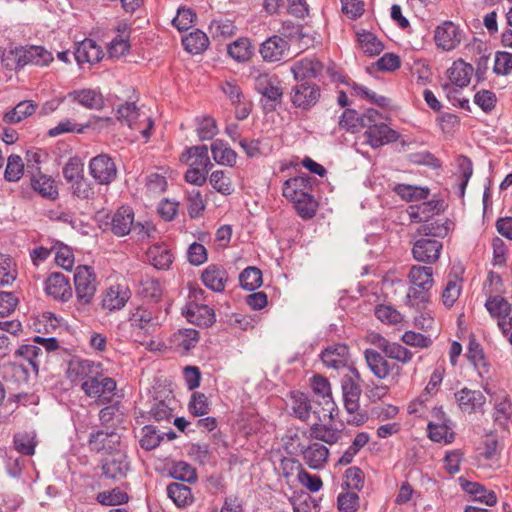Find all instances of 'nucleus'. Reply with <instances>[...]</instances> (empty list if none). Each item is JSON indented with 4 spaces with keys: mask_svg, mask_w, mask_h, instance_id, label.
<instances>
[{
    "mask_svg": "<svg viewBox=\"0 0 512 512\" xmlns=\"http://www.w3.org/2000/svg\"><path fill=\"white\" fill-rule=\"evenodd\" d=\"M131 326L144 330L147 334H152L160 325L158 317L152 315V312L138 307L130 317Z\"/></svg>",
    "mask_w": 512,
    "mask_h": 512,
    "instance_id": "2f4dec72",
    "label": "nucleus"
},
{
    "mask_svg": "<svg viewBox=\"0 0 512 512\" xmlns=\"http://www.w3.org/2000/svg\"><path fill=\"white\" fill-rule=\"evenodd\" d=\"M367 143L372 148L381 147L398 139L399 134L384 123L373 124L364 133Z\"/></svg>",
    "mask_w": 512,
    "mask_h": 512,
    "instance_id": "6ab92c4d",
    "label": "nucleus"
},
{
    "mask_svg": "<svg viewBox=\"0 0 512 512\" xmlns=\"http://www.w3.org/2000/svg\"><path fill=\"white\" fill-rule=\"evenodd\" d=\"M76 297L79 303H91L96 292V276L89 266H78L74 274Z\"/></svg>",
    "mask_w": 512,
    "mask_h": 512,
    "instance_id": "39448f33",
    "label": "nucleus"
},
{
    "mask_svg": "<svg viewBox=\"0 0 512 512\" xmlns=\"http://www.w3.org/2000/svg\"><path fill=\"white\" fill-rule=\"evenodd\" d=\"M162 439L163 437L157 433L153 426L146 425L141 429L139 443L143 449L152 450L160 444Z\"/></svg>",
    "mask_w": 512,
    "mask_h": 512,
    "instance_id": "774afa93",
    "label": "nucleus"
},
{
    "mask_svg": "<svg viewBox=\"0 0 512 512\" xmlns=\"http://www.w3.org/2000/svg\"><path fill=\"white\" fill-rule=\"evenodd\" d=\"M320 98V88L312 82L297 83L290 92V101L296 108L309 110Z\"/></svg>",
    "mask_w": 512,
    "mask_h": 512,
    "instance_id": "9d476101",
    "label": "nucleus"
},
{
    "mask_svg": "<svg viewBox=\"0 0 512 512\" xmlns=\"http://www.w3.org/2000/svg\"><path fill=\"white\" fill-rule=\"evenodd\" d=\"M289 407L292 411V415L304 422H311L315 420H323L318 418V415L314 412L320 410V405L315 402H311L309 397L300 391H293L289 396Z\"/></svg>",
    "mask_w": 512,
    "mask_h": 512,
    "instance_id": "0eeeda50",
    "label": "nucleus"
},
{
    "mask_svg": "<svg viewBox=\"0 0 512 512\" xmlns=\"http://www.w3.org/2000/svg\"><path fill=\"white\" fill-rule=\"evenodd\" d=\"M227 52L238 62L247 61L252 55L251 43L248 38H239L228 45Z\"/></svg>",
    "mask_w": 512,
    "mask_h": 512,
    "instance_id": "864d4df0",
    "label": "nucleus"
},
{
    "mask_svg": "<svg viewBox=\"0 0 512 512\" xmlns=\"http://www.w3.org/2000/svg\"><path fill=\"white\" fill-rule=\"evenodd\" d=\"M311 387L315 395L322 399V401H316L321 407L319 411L314 413L318 415V418L333 419L336 404L332 398L328 379L321 375H315L311 380Z\"/></svg>",
    "mask_w": 512,
    "mask_h": 512,
    "instance_id": "423d86ee",
    "label": "nucleus"
},
{
    "mask_svg": "<svg viewBox=\"0 0 512 512\" xmlns=\"http://www.w3.org/2000/svg\"><path fill=\"white\" fill-rule=\"evenodd\" d=\"M1 62L4 67L10 70H17L24 67L22 47L6 49L2 54Z\"/></svg>",
    "mask_w": 512,
    "mask_h": 512,
    "instance_id": "680f3d73",
    "label": "nucleus"
},
{
    "mask_svg": "<svg viewBox=\"0 0 512 512\" xmlns=\"http://www.w3.org/2000/svg\"><path fill=\"white\" fill-rule=\"evenodd\" d=\"M378 348L385 354L389 359L396 360L402 364L409 363L413 358V353L396 342H390L385 338L379 339Z\"/></svg>",
    "mask_w": 512,
    "mask_h": 512,
    "instance_id": "c85d7f7f",
    "label": "nucleus"
},
{
    "mask_svg": "<svg viewBox=\"0 0 512 512\" xmlns=\"http://www.w3.org/2000/svg\"><path fill=\"white\" fill-rule=\"evenodd\" d=\"M37 105L30 100L21 101L13 109L3 115V121L7 124H16L31 116Z\"/></svg>",
    "mask_w": 512,
    "mask_h": 512,
    "instance_id": "c03bdc74",
    "label": "nucleus"
},
{
    "mask_svg": "<svg viewBox=\"0 0 512 512\" xmlns=\"http://www.w3.org/2000/svg\"><path fill=\"white\" fill-rule=\"evenodd\" d=\"M130 470V462L127 460V455L124 451L117 450L110 453L102 461L103 475L112 480L124 479Z\"/></svg>",
    "mask_w": 512,
    "mask_h": 512,
    "instance_id": "f8f14e48",
    "label": "nucleus"
},
{
    "mask_svg": "<svg viewBox=\"0 0 512 512\" xmlns=\"http://www.w3.org/2000/svg\"><path fill=\"white\" fill-rule=\"evenodd\" d=\"M17 277L16 265L13 259L0 254V286L11 284Z\"/></svg>",
    "mask_w": 512,
    "mask_h": 512,
    "instance_id": "13d9d810",
    "label": "nucleus"
},
{
    "mask_svg": "<svg viewBox=\"0 0 512 512\" xmlns=\"http://www.w3.org/2000/svg\"><path fill=\"white\" fill-rule=\"evenodd\" d=\"M196 132L200 140H210L218 132L216 121L210 116L197 119Z\"/></svg>",
    "mask_w": 512,
    "mask_h": 512,
    "instance_id": "e2e57ef3",
    "label": "nucleus"
},
{
    "mask_svg": "<svg viewBox=\"0 0 512 512\" xmlns=\"http://www.w3.org/2000/svg\"><path fill=\"white\" fill-rule=\"evenodd\" d=\"M83 171L84 168L81 159L78 157H72L63 167V176L67 183L71 184L84 176Z\"/></svg>",
    "mask_w": 512,
    "mask_h": 512,
    "instance_id": "338daca9",
    "label": "nucleus"
},
{
    "mask_svg": "<svg viewBox=\"0 0 512 512\" xmlns=\"http://www.w3.org/2000/svg\"><path fill=\"white\" fill-rule=\"evenodd\" d=\"M81 388L86 396L96 398L101 404H107L114 396L116 381L111 377L96 374L93 378L81 383Z\"/></svg>",
    "mask_w": 512,
    "mask_h": 512,
    "instance_id": "20e7f679",
    "label": "nucleus"
},
{
    "mask_svg": "<svg viewBox=\"0 0 512 512\" xmlns=\"http://www.w3.org/2000/svg\"><path fill=\"white\" fill-rule=\"evenodd\" d=\"M474 69L472 65L466 63L462 59L453 62L452 66L447 70V76L450 83L443 85L444 91L447 92V97L450 101L453 100L452 93H457L458 90L454 89L452 85L463 88L469 85L471 76Z\"/></svg>",
    "mask_w": 512,
    "mask_h": 512,
    "instance_id": "1a4fd4ad",
    "label": "nucleus"
},
{
    "mask_svg": "<svg viewBox=\"0 0 512 512\" xmlns=\"http://www.w3.org/2000/svg\"><path fill=\"white\" fill-rule=\"evenodd\" d=\"M449 224L447 219L435 220L433 222L428 221L418 228L417 233L421 236H425V238H444L449 233Z\"/></svg>",
    "mask_w": 512,
    "mask_h": 512,
    "instance_id": "8fccbe9b",
    "label": "nucleus"
},
{
    "mask_svg": "<svg viewBox=\"0 0 512 512\" xmlns=\"http://www.w3.org/2000/svg\"><path fill=\"white\" fill-rule=\"evenodd\" d=\"M358 41L363 52L370 56L379 55L383 51V44L377 37L368 31H362L358 34Z\"/></svg>",
    "mask_w": 512,
    "mask_h": 512,
    "instance_id": "603ef678",
    "label": "nucleus"
},
{
    "mask_svg": "<svg viewBox=\"0 0 512 512\" xmlns=\"http://www.w3.org/2000/svg\"><path fill=\"white\" fill-rule=\"evenodd\" d=\"M118 120L129 128L139 131L147 140L151 135L153 121L150 117L141 114L135 103H125L117 110Z\"/></svg>",
    "mask_w": 512,
    "mask_h": 512,
    "instance_id": "7ed1b4c3",
    "label": "nucleus"
},
{
    "mask_svg": "<svg viewBox=\"0 0 512 512\" xmlns=\"http://www.w3.org/2000/svg\"><path fill=\"white\" fill-rule=\"evenodd\" d=\"M455 399L459 409L468 414L482 412L486 403V397L479 390H471L467 387L455 393Z\"/></svg>",
    "mask_w": 512,
    "mask_h": 512,
    "instance_id": "dca6fc26",
    "label": "nucleus"
},
{
    "mask_svg": "<svg viewBox=\"0 0 512 512\" xmlns=\"http://www.w3.org/2000/svg\"><path fill=\"white\" fill-rule=\"evenodd\" d=\"M299 451L303 456L304 462L311 468L319 470L323 468L327 462L329 450L323 444L318 442L310 443L309 445L299 444Z\"/></svg>",
    "mask_w": 512,
    "mask_h": 512,
    "instance_id": "f3484780",
    "label": "nucleus"
},
{
    "mask_svg": "<svg viewBox=\"0 0 512 512\" xmlns=\"http://www.w3.org/2000/svg\"><path fill=\"white\" fill-rule=\"evenodd\" d=\"M364 358L367 367L377 379L384 380L390 375L393 366L388 362L385 354L382 355L375 349L369 348L364 351Z\"/></svg>",
    "mask_w": 512,
    "mask_h": 512,
    "instance_id": "4be33fe9",
    "label": "nucleus"
},
{
    "mask_svg": "<svg viewBox=\"0 0 512 512\" xmlns=\"http://www.w3.org/2000/svg\"><path fill=\"white\" fill-rule=\"evenodd\" d=\"M68 99L88 109L99 110L104 106L102 94L94 89L74 90L68 93Z\"/></svg>",
    "mask_w": 512,
    "mask_h": 512,
    "instance_id": "bb28decb",
    "label": "nucleus"
},
{
    "mask_svg": "<svg viewBox=\"0 0 512 512\" xmlns=\"http://www.w3.org/2000/svg\"><path fill=\"white\" fill-rule=\"evenodd\" d=\"M289 51L288 41L278 35L266 39L259 48V53L265 62L274 63L281 61Z\"/></svg>",
    "mask_w": 512,
    "mask_h": 512,
    "instance_id": "2eb2a0df",
    "label": "nucleus"
},
{
    "mask_svg": "<svg viewBox=\"0 0 512 512\" xmlns=\"http://www.w3.org/2000/svg\"><path fill=\"white\" fill-rule=\"evenodd\" d=\"M130 298V291L127 287L114 285L107 289L103 299L102 307L109 311L122 309Z\"/></svg>",
    "mask_w": 512,
    "mask_h": 512,
    "instance_id": "a878e982",
    "label": "nucleus"
},
{
    "mask_svg": "<svg viewBox=\"0 0 512 512\" xmlns=\"http://www.w3.org/2000/svg\"><path fill=\"white\" fill-rule=\"evenodd\" d=\"M321 359L328 368H344L349 362V348L345 344H333L321 353Z\"/></svg>",
    "mask_w": 512,
    "mask_h": 512,
    "instance_id": "5701e85b",
    "label": "nucleus"
},
{
    "mask_svg": "<svg viewBox=\"0 0 512 512\" xmlns=\"http://www.w3.org/2000/svg\"><path fill=\"white\" fill-rule=\"evenodd\" d=\"M443 209V202L432 200L409 207V216L415 222H428L429 218Z\"/></svg>",
    "mask_w": 512,
    "mask_h": 512,
    "instance_id": "4c0bfd02",
    "label": "nucleus"
},
{
    "mask_svg": "<svg viewBox=\"0 0 512 512\" xmlns=\"http://www.w3.org/2000/svg\"><path fill=\"white\" fill-rule=\"evenodd\" d=\"M171 475L174 479L182 482L193 483L197 480L195 469L184 461H179L173 465Z\"/></svg>",
    "mask_w": 512,
    "mask_h": 512,
    "instance_id": "052dcab7",
    "label": "nucleus"
},
{
    "mask_svg": "<svg viewBox=\"0 0 512 512\" xmlns=\"http://www.w3.org/2000/svg\"><path fill=\"white\" fill-rule=\"evenodd\" d=\"M361 381V374L355 367H349V373L341 379L343 402L348 414L346 420L348 424L355 426L363 425L368 420L367 413L360 409Z\"/></svg>",
    "mask_w": 512,
    "mask_h": 512,
    "instance_id": "f257e3e1",
    "label": "nucleus"
},
{
    "mask_svg": "<svg viewBox=\"0 0 512 512\" xmlns=\"http://www.w3.org/2000/svg\"><path fill=\"white\" fill-rule=\"evenodd\" d=\"M198 339V331L195 329L179 330L173 336V342L175 346L181 349L183 352H188L194 348L198 343Z\"/></svg>",
    "mask_w": 512,
    "mask_h": 512,
    "instance_id": "5fc2aeb1",
    "label": "nucleus"
},
{
    "mask_svg": "<svg viewBox=\"0 0 512 512\" xmlns=\"http://www.w3.org/2000/svg\"><path fill=\"white\" fill-rule=\"evenodd\" d=\"M167 495L177 507H186L193 502V494L187 485L173 482L167 486Z\"/></svg>",
    "mask_w": 512,
    "mask_h": 512,
    "instance_id": "37998d69",
    "label": "nucleus"
},
{
    "mask_svg": "<svg viewBox=\"0 0 512 512\" xmlns=\"http://www.w3.org/2000/svg\"><path fill=\"white\" fill-rule=\"evenodd\" d=\"M98 366L89 360H74L69 364L68 374L72 381L85 382L93 378L98 372Z\"/></svg>",
    "mask_w": 512,
    "mask_h": 512,
    "instance_id": "473e14b6",
    "label": "nucleus"
},
{
    "mask_svg": "<svg viewBox=\"0 0 512 512\" xmlns=\"http://www.w3.org/2000/svg\"><path fill=\"white\" fill-rule=\"evenodd\" d=\"M239 281L242 288L254 291L262 284V272L256 267H247L240 273Z\"/></svg>",
    "mask_w": 512,
    "mask_h": 512,
    "instance_id": "4d7b16f0",
    "label": "nucleus"
},
{
    "mask_svg": "<svg viewBox=\"0 0 512 512\" xmlns=\"http://www.w3.org/2000/svg\"><path fill=\"white\" fill-rule=\"evenodd\" d=\"M323 64L316 58H304L297 61L292 67L291 72L294 79L298 82H310L317 78L323 71Z\"/></svg>",
    "mask_w": 512,
    "mask_h": 512,
    "instance_id": "a211bd4d",
    "label": "nucleus"
},
{
    "mask_svg": "<svg viewBox=\"0 0 512 512\" xmlns=\"http://www.w3.org/2000/svg\"><path fill=\"white\" fill-rule=\"evenodd\" d=\"M461 289V283L456 277L448 280L442 292V302L447 308H451L458 300Z\"/></svg>",
    "mask_w": 512,
    "mask_h": 512,
    "instance_id": "69168bd1",
    "label": "nucleus"
},
{
    "mask_svg": "<svg viewBox=\"0 0 512 512\" xmlns=\"http://www.w3.org/2000/svg\"><path fill=\"white\" fill-rule=\"evenodd\" d=\"M327 420H315L311 424L310 437L329 445L335 444L341 437V431L323 424Z\"/></svg>",
    "mask_w": 512,
    "mask_h": 512,
    "instance_id": "f704fd0d",
    "label": "nucleus"
},
{
    "mask_svg": "<svg viewBox=\"0 0 512 512\" xmlns=\"http://www.w3.org/2000/svg\"><path fill=\"white\" fill-rule=\"evenodd\" d=\"M90 175L101 185H108L117 177V168L112 160L106 154H100L93 157L89 163Z\"/></svg>",
    "mask_w": 512,
    "mask_h": 512,
    "instance_id": "9b49d317",
    "label": "nucleus"
},
{
    "mask_svg": "<svg viewBox=\"0 0 512 512\" xmlns=\"http://www.w3.org/2000/svg\"><path fill=\"white\" fill-rule=\"evenodd\" d=\"M462 489L474 496L475 501H479L487 506H494L497 503V496L494 491L486 489L477 482H471L460 478Z\"/></svg>",
    "mask_w": 512,
    "mask_h": 512,
    "instance_id": "c756f323",
    "label": "nucleus"
},
{
    "mask_svg": "<svg viewBox=\"0 0 512 512\" xmlns=\"http://www.w3.org/2000/svg\"><path fill=\"white\" fill-rule=\"evenodd\" d=\"M24 163L20 156L10 155L7 159V165L5 169V179L7 181H18L23 175Z\"/></svg>",
    "mask_w": 512,
    "mask_h": 512,
    "instance_id": "0e129e2a",
    "label": "nucleus"
},
{
    "mask_svg": "<svg viewBox=\"0 0 512 512\" xmlns=\"http://www.w3.org/2000/svg\"><path fill=\"white\" fill-rule=\"evenodd\" d=\"M180 160L188 164L190 167L208 172L213 164L208 155V147L206 145H198L187 148L181 155Z\"/></svg>",
    "mask_w": 512,
    "mask_h": 512,
    "instance_id": "aec40b11",
    "label": "nucleus"
},
{
    "mask_svg": "<svg viewBox=\"0 0 512 512\" xmlns=\"http://www.w3.org/2000/svg\"><path fill=\"white\" fill-rule=\"evenodd\" d=\"M203 284L214 292H222L227 282V272L217 265H209L201 275Z\"/></svg>",
    "mask_w": 512,
    "mask_h": 512,
    "instance_id": "cd10ccee",
    "label": "nucleus"
},
{
    "mask_svg": "<svg viewBox=\"0 0 512 512\" xmlns=\"http://www.w3.org/2000/svg\"><path fill=\"white\" fill-rule=\"evenodd\" d=\"M36 444L35 432H19L14 436V447L22 455H33Z\"/></svg>",
    "mask_w": 512,
    "mask_h": 512,
    "instance_id": "3c124183",
    "label": "nucleus"
},
{
    "mask_svg": "<svg viewBox=\"0 0 512 512\" xmlns=\"http://www.w3.org/2000/svg\"><path fill=\"white\" fill-rule=\"evenodd\" d=\"M442 247L441 241L423 237L415 241L412 255L418 262L433 264L439 259Z\"/></svg>",
    "mask_w": 512,
    "mask_h": 512,
    "instance_id": "ddd939ff",
    "label": "nucleus"
},
{
    "mask_svg": "<svg viewBox=\"0 0 512 512\" xmlns=\"http://www.w3.org/2000/svg\"><path fill=\"white\" fill-rule=\"evenodd\" d=\"M209 182L222 195L228 196L234 191L230 177L223 170L213 171L209 177Z\"/></svg>",
    "mask_w": 512,
    "mask_h": 512,
    "instance_id": "6e6d98bb",
    "label": "nucleus"
},
{
    "mask_svg": "<svg viewBox=\"0 0 512 512\" xmlns=\"http://www.w3.org/2000/svg\"><path fill=\"white\" fill-rule=\"evenodd\" d=\"M256 91L271 102L280 103L283 97L281 81L275 74L256 71L253 74Z\"/></svg>",
    "mask_w": 512,
    "mask_h": 512,
    "instance_id": "6e6552de",
    "label": "nucleus"
},
{
    "mask_svg": "<svg viewBox=\"0 0 512 512\" xmlns=\"http://www.w3.org/2000/svg\"><path fill=\"white\" fill-rule=\"evenodd\" d=\"M485 307L492 318L497 319V323L505 320L512 311L511 304L502 296H489L485 302Z\"/></svg>",
    "mask_w": 512,
    "mask_h": 512,
    "instance_id": "a19ab883",
    "label": "nucleus"
},
{
    "mask_svg": "<svg viewBox=\"0 0 512 512\" xmlns=\"http://www.w3.org/2000/svg\"><path fill=\"white\" fill-rule=\"evenodd\" d=\"M407 277L409 282L407 303L417 308L425 307L430 302L431 289L434 285L433 268L413 265Z\"/></svg>",
    "mask_w": 512,
    "mask_h": 512,
    "instance_id": "f03ea898",
    "label": "nucleus"
},
{
    "mask_svg": "<svg viewBox=\"0 0 512 512\" xmlns=\"http://www.w3.org/2000/svg\"><path fill=\"white\" fill-rule=\"evenodd\" d=\"M393 191L403 200L407 202L420 201L428 198L430 190L427 187L397 184L393 187Z\"/></svg>",
    "mask_w": 512,
    "mask_h": 512,
    "instance_id": "a18cd8bd",
    "label": "nucleus"
},
{
    "mask_svg": "<svg viewBox=\"0 0 512 512\" xmlns=\"http://www.w3.org/2000/svg\"><path fill=\"white\" fill-rule=\"evenodd\" d=\"M292 203L294 204L297 213L304 219H310L316 213L317 203L310 193L297 198Z\"/></svg>",
    "mask_w": 512,
    "mask_h": 512,
    "instance_id": "bf43d9fd",
    "label": "nucleus"
},
{
    "mask_svg": "<svg viewBox=\"0 0 512 512\" xmlns=\"http://www.w3.org/2000/svg\"><path fill=\"white\" fill-rule=\"evenodd\" d=\"M494 401V422L500 427H505L512 416V404L509 396L503 392L493 397Z\"/></svg>",
    "mask_w": 512,
    "mask_h": 512,
    "instance_id": "72a5a7b5",
    "label": "nucleus"
},
{
    "mask_svg": "<svg viewBox=\"0 0 512 512\" xmlns=\"http://www.w3.org/2000/svg\"><path fill=\"white\" fill-rule=\"evenodd\" d=\"M311 189L310 181L307 177L296 176L285 181L283 185V196L290 202L303 197Z\"/></svg>",
    "mask_w": 512,
    "mask_h": 512,
    "instance_id": "7c9ffc66",
    "label": "nucleus"
},
{
    "mask_svg": "<svg viewBox=\"0 0 512 512\" xmlns=\"http://www.w3.org/2000/svg\"><path fill=\"white\" fill-rule=\"evenodd\" d=\"M102 51L91 39L82 41L75 49L74 57L79 64L97 63L101 60Z\"/></svg>",
    "mask_w": 512,
    "mask_h": 512,
    "instance_id": "e433bc0d",
    "label": "nucleus"
},
{
    "mask_svg": "<svg viewBox=\"0 0 512 512\" xmlns=\"http://www.w3.org/2000/svg\"><path fill=\"white\" fill-rule=\"evenodd\" d=\"M184 314L190 323L198 326L209 327L215 322L214 310L205 304L190 302Z\"/></svg>",
    "mask_w": 512,
    "mask_h": 512,
    "instance_id": "b1692460",
    "label": "nucleus"
},
{
    "mask_svg": "<svg viewBox=\"0 0 512 512\" xmlns=\"http://www.w3.org/2000/svg\"><path fill=\"white\" fill-rule=\"evenodd\" d=\"M47 295L67 301L72 297V289L68 278L61 273H52L45 281Z\"/></svg>",
    "mask_w": 512,
    "mask_h": 512,
    "instance_id": "412c9836",
    "label": "nucleus"
},
{
    "mask_svg": "<svg viewBox=\"0 0 512 512\" xmlns=\"http://www.w3.org/2000/svg\"><path fill=\"white\" fill-rule=\"evenodd\" d=\"M24 66L28 64L46 66L53 61V55L42 46L22 47Z\"/></svg>",
    "mask_w": 512,
    "mask_h": 512,
    "instance_id": "58836bf2",
    "label": "nucleus"
},
{
    "mask_svg": "<svg viewBox=\"0 0 512 512\" xmlns=\"http://www.w3.org/2000/svg\"><path fill=\"white\" fill-rule=\"evenodd\" d=\"M149 262L157 269H168L173 262V254L165 244L152 245L147 251Z\"/></svg>",
    "mask_w": 512,
    "mask_h": 512,
    "instance_id": "c9c22d12",
    "label": "nucleus"
},
{
    "mask_svg": "<svg viewBox=\"0 0 512 512\" xmlns=\"http://www.w3.org/2000/svg\"><path fill=\"white\" fill-rule=\"evenodd\" d=\"M31 187L45 198L55 199L58 196V189L54 180L41 172L31 176Z\"/></svg>",
    "mask_w": 512,
    "mask_h": 512,
    "instance_id": "ea45409f",
    "label": "nucleus"
},
{
    "mask_svg": "<svg viewBox=\"0 0 512 512\" xmlns=\"http://www.w3.org/2000/svg\"><path fill=\"white\" fill-rule=\"evenodd\" d=\"M463 31L451 21H446L435 30L436 45L445 50L455 49L462 41Z\"/></svg>",
    "mask_w": 512,
    "mask_h": 512,
    "instance_id": "4468645a",
    "label": "nucleus"
},
{
    "mask_svg": "<svg viewBox=\"0 0 512 512\" xmlns=\"http://www.w3.org/2000/svg\"><path fill=\"white\" fill-rule=\"evenodd\" d=\"M134 225V212L129 206H122L113 214L111 231L118 237H123L132 231Z\"/></svg>",
    "mask_w": 512,
    "mask_h": 512,
    "instance_id": "393cba45",
    "label": "nucleus"
},
{
    "mask_svg": "<svg viewBox=\"0 0 512 512\" xmlns=\"http://www.w3.org/2000/svg\"><path fill=\"white\" fill-rule=\"evenodd\" d=\"M0 359L5 357L10 352V340L9 338L4 334V332H8L13 336L18 335L20 332H22V324L18 320H11V321H0Z\"/></svg>",
    "mask_w": 512,
    "mask_h": 512,
    "instance_id": "49530a36",
    "label": "nucleus"
},
{
    "mask_svg": "<svg viewBox=\"0 0 512 512\" xmlns=\"http://www.w3.org/2000/svg\"><path fill=\"white\" fill-rule=\"evenodd\" d=\"M182 43L186 51L191 54H199L203 52L209 45V39L207 35L200 31L195 30L189 35L183 37Z\"/></svg>",
    "mask_w": 512,
    "mask_h": 512,
    "instance_id": "09e8293b",
    "label": "nucleus"
},
{
    "mask_svg": "<svg viewBox=\"0 0 512 512\" xmlns=\"http://www.w3.org/2000/svg\"><path fill=\"white\" fill-rule=\"evenodd\" d=\"M211 152L214 161L219 165L233 167L236 163V152L222 140H215L211 144Z\"/></svg>",
    "mask_w": 512,
    "mask_h": 512,
    "instance_id": "79ce46f5",
    "label": "nucleus"
},
{
    "mask_svg": "<svg viewBox=\"0 0 512 512\" xmlns=\"http://www.w3.org/2000/svg\"><path fill=\"white\" fill-rule=\"evenodd\" d=\"M16 355L23 357L35 373L38 372L41 360L45 359L43 348L35 344H25L20 346L16 351Z\"/></svg>",
    "mask_w": 512,
    "mask_h": 512,
    "instance_id": "de8ad7c7",
    "label": "nucleus"
}]
</instances>
